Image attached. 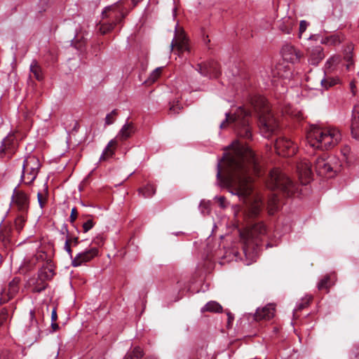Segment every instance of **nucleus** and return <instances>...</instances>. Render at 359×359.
I'll return each mask as SVG.
<instances>
[{"label": "nucleus", "mask_w": 359, "mask_h": 359, "mask_svg": "<svg viewBox=\"0 0 359 359\" xmlns=\"http://www.w3.org/2000/svg\"><path fill=\"white\" fill-rule=\"evenodd\" d=\"M128 11L122 2H118L106 7L102 13V20L99 23V29L102 34L114 30L116 26L121 27L123 20Z\"/></svg>", "instance_id": "39448f33"}, {"label": "nucleus", "mask_w": 359, "mask_h": 359, "mask_svg": "<svg viewBox=\"0 0 359 359\" xmlns=\"http://www.w3.org/2000/svg\"><path fill=\"white\" fill-rule=\"evenodd\" d=\"M27 213L19 212V215L16 217L14 221V226L15 229L20 232L24 227V225L27 221Z\"/></svg>", "instance_id": "2f4dec72"}, {"label": "nucleus", "mask_w": 359, "mask_h": 359, "mask_svg": "<svg viewBox=\"0 0 359 359\" xmlns=\"http://www.w3.org/2000/svg\"><path fill=\"white\" fill-rule=\"evenodd\" d=\"M311 301V297H306L302 299V302L297 305L294 312L300 311L304 308L307 307Z\"/></svg>", "instance_id": "e433bc0d"}, {"label": "nucleus", "mask_w": 359, "mask_h": 359, "mask_svg": "<svg viewBox=\"0 0 359 359\" xmlns=\"http://www.w3.org/2000/svg\"><path fill=\"white\" fill-rule=\"evenodd\" d=\"M353 359H359V347L357 348L356 351L354 353V358Z\"/></svg>", "instance_id": "6e6d98bb"}, {"label": "nucleus", "mask_w": 359, "mask_h": 359, "mask_svg": "<svg viewBox=\"0 0 359 359\" xmlns=\"http://www.w3.org/2000/svg\"><path fill=\"white\" fill-rule=\"evenodd\" d=\"M137 191L138 194L143 198H151L156 194V187L151 184H147L144 187L138 189Z\"/></svg>", "instance_id": "a878e982"}, {"label": "nucleus", "mask_w": 359, "mask_h": 359, "mask_svg": "<svg viewBox=\"0 0 359 359\" xmlns=\"http://www.w3.org/2000/svg\"><path fill=\"white\" fill-rule=\"evenodd\" d=\"M306 55L309 62L312 65H318L325 57L323 48L320 46L309 47Z\"/></svg>", "instance_id": "a211bd4d"}, {"label": "nucleus", "mask_w": 359, "mask_h": 359, "mask_svg": "<svg viewBox=\"0 0 359 359\" xmlns=\"http://www.w3.org/2000/svg\"><path fill=\"white\" fill-rule=\"evenodd\" d=\"M321 84L325 88H327L330 86H334L335 84V82L332 79L330 81L329 79H324L321 80Z\"/></svg>", "instance_id": "49530a36"}, {"label": "nucleus", "mask_w": 359, "mask_h": 359, "mask_svg": "<svg viewBox=\"0 0 359 359\" xmlns=\"http://www.w3.org/2000/svg\"><path fill=\"white\" fill-rule=\"evenodd\" d=\"M267 187L271 190H279L287 196H292L296 190L292 180L278 168L270 172Z\"/></svg>", "instance_id": "0eeeda50"}, {"label": "nucleus", "mask_w": 359, "mask_h": 359, "mask_svg": "<svg viewBox=\"0 0 359 359\" xmlns=\"http://www.w3.org/2000/svg\"><path fill=\"white\" fill-rule=\"evenodd\" d=\"M37 199H38V203L40 205V207L41 208H43L44 207V205H46V198H44L42 194L41 193H38L37 194Z\"/></svg>", "instance_id": "de8ad7c7"}, {"label": "nucleus", "mask_w": 359, "mask_h": 359, "mask_svg": "<svg viewBox=\"0 0 359 359\" xmlns=\"http://www.w3.org/2000/svg\"><path fill=\"white\" fill-rule=\"evenodd\" d=\"M276 199H274V201H273V203H274V204L276 203Z\"/></svg>", "instance_id": "052dcab7"}, {"label": "nucleus", "mask_w": 359, "mask_h": 359, "mask_svg": "<svg viewBox=\"0 0 359 359\" xmlns=\"http://www.w3.org/2000/svg\"><path fill=\"white\" fill-rule=\"evenodd\" d=\"M18 148V140L14 134H8L2 141L0 147V158H11Z\"/></svg>", "instance_id": "4468645a"}, {"label": "nucleus", "mask_w": 359, "mask_h": 359, "mask_svg": "<svg viewBox=\"0 0 359 359\" xmlns=\"http://www.w3.org/2000/svg\"><path fill=\"white\" fill-rule=\"evenodd\" d=\"M175 50L178 55L183 54L184 52H189V46L188 39L184 34V30L175 28V35L170 43V50Z\"/></svg>", "instance_id": "f8f14e48"}, {"label": "nucleus", "mask_w": 359, "mask_h": 359, "mask_svg": "<svg viewBox=\"0 0 359 359\" xmlns=\"http://www.w3.org/2000/svg\"><path fill=\"white\" fill-rule=\"evenodd\" d=\"M222 307L219 303H217V302L211 301V302H208L201 309V312L204 313V312L208 311V312L219 313V312H222Z\"/></svg>", "instance_id": "c756f323"}, {"label": "nucleus", "mask_w": 359, "mask_h": 359, "mask_svg": "<svg viewBox=\"0 0 359 359\" xmlns=\"http://www.w3.org/2000/svg\"><path fill=\"white\" fill-rule=\"evenodd\" d=\"M340 165L334 157H328L326 154L316 158L314 168L318 175L328 178L334 177L339 171Z\"/></svg>", "instance_id": "6e6552de"}, {"label": "nucleus", "mask_w": 359, "mask_h": 359, "mask_svg": "<svg viewBox=\"0 0 359 359\" xmlns=\"http://www.w3.org/2000/svg\"><path fill=\"white\" fill-rule=\"evenodd\" d=\"M11 299L12 298H9V296H6V294L4 293V290L3 292L1 294V297H0V305L6 303Z\"/></svg>", "instance_id": "8fccbe9b"}, {"label": "nucleus", "mask_w": 359, "mask_h": 359, "mask_svg": "<svg viewBox=\"0 0 359 359\" xmlns=\"http://www.w3.org/2000/svg\"><path fill=\"white\" fill-rule=\"evenodd\" d=\"M71 241L70 238H66L65 243V250L67 252L70 257L72 258V250L70 247Z\"/></svg>", "instance_id": "c03bdc74"}, {"label": "nucleus", "mask_w": 359, "mask_h": 359, "mask_svg": "<svg viewBox=\"0 0 359 359\" xmlns=\"http://www.w3.org/2000/svg\"><path fill=\"white\" fill-rule=\"evenodd\" d=\"M232 319L231 316L229 314V322Z\"/></svg>", "instance_id": "bf43d9fd"}, {"label": "nucleus", "mask_w": 359, "mask_h": 359, "mask_svg": "<svg viewBox=\"0 0 359 359\" xmlns=\"http://www.w3.org/2000/svg\"><path fill=\"white\" fill-rule=\"evenodd\" d=\"M349 151V149L348 147H346L344 149V150L342 151L344 155H346V153H348Z\"/></svg>", "instance_id": "13d9d810"}, {"label": "nucleus", "mask_w": 359, "mask_h": 359, "mask_svg": "<svg viewBox=\"0 0 359 359\" xmlns=\"http://www.w3.org/2000/svg\"><path fill=\"white\" fill-rule=\"evenodd\" d=\"M20 278L19 277H15L8 285V289L4 290V293L6 296H9V298H13L19 292L20 290Z\"/></svg>", "instance_id": "5701e85b"}, {"label": "nucleus", "mask_w": 359, "mask_h": 359, "mask_svg": "<svg viewBox=\"0 0 359 359\" xmlns=\"http://www.w3.org/2000/svg\"><path fill=\"white\" fill-rule=\"evenodd\" d=\"M251 114L244 107H238L236 112L231 116L226 113V118L220 124V128H225L229 123L233 125L234 130L237 135L245 140H251L252 137V128L250 124Z\"/></svg>", "instance_id": "423d86ee"}, {"label": "nucleus", "mask_w": 359, "mask_h": 359, "mask_svg": "<svg viewBox=\"0 0 359 359\" xmlns=\"http://www.w3.org/2000/svg\"><path fill=\"white\" fill-rule=\"evenodd\" d=\"M308 26V22L305 20H301L299 23V36L302 37V34L305 32Z\"/></svg>", "instance_id": "79ce46f5"}, {"label": "nucleus", "mask_w": 359, "mask_h": 359, "mask_svg": "<svg viewBox=\"0 0 359 359\" xmlns=\"http://www.w3.org/2000/svg\"><path fill=\"white\" fill-rule=\"evenodd\" d=\"M341 140L339 129L333 127L322 128L313 125L306 134L309 146L320 150H329L335 147Z\"/></svg>", "instance_id": "f03ea898"}, {"label": "nucleus", "mask_w": 359, "mask_h": 359, "mask_svg": "<svg viewBox=\"0 0 359 359\" xmlns=\"http://www.w3.org/2000/svg\"><path fill=\"white\" fill-rule=\"evenodd\" d=\"M274 146L276 153L284 157L292 156L297 150L296 144L290 140L285 137L278 138Z\"/></svg>", "instance_id": "ddd939ff"}, {"label": "nucleus", "mask_w": 359, "mask_h": 359, "mask_svg": "<svg viewBox=\"0 0 359 359\" xmlns=\"http://www.w3.org/2000/svg\"><path fill=\"white\" fill-rule=\"evenodd\" d=\"M24 332L32 343L36 341L41 337V330L34 310L29 311L28 322L25 325Z\"/></svg>", "instance_id": "9b49d317"}, {"label": "nucleus", "mask_w": 359, "mask_h": 359, "mask_svg": "<svg viewBox=\"0 0 359 359\" xmlns=\"http://www.w3.org/2000/svg\"><path fill=\"white\" fill-rule=\"evenodd\" d=\"M343 41L342 37L339 34H332L325 37L323 41V43L336 46L339 44Z\"/></svg>", "instance_id": "473e14b6"}, {"label": "nucleus", "mask_w": 359, "mask_h": 359, "mask_svg": "<svg viewBox=\"0 0 359 359\" xmlns=\"http://www.w3.org/2000/svg\"><path fill=\"white\" fill-rule=\"evenodd\" d=\"M197 70L203 76H210L215 78L219 76L221 73L219 65L215 60H210L203 65H198Z\"/></svg>", "instance_id": "2eb2a0df"}, {"label": "nucleus", "mask_w": 359, "mask_h": 359, "mask_svg": "<svg viewBox=\"0 0 359 359\" xmlns=\"http://www.w3.org/2000/svg\"><path fill=\"white\" fill-rule=\"evenodd\" d=\"M30 200L24 191L15 188L12 195V205L18 212L28 213Z\"/></svg>", "instance_id": "9d476101"}, {"label": "nucleus", "mask_w": 359, "mask_h": 359, "mask_svg": "<svg viewBox=\"0 0 359 359\" xmlns=\"http://www.w3.org/2000/svg\"><path fill=\"white\" fill-rule=\"evenodd\" d=\"M179 102H173L172 103H170V113L172 114H179L180 110L182 109V107L179 104Z\"/></svg>", "instance_id": "58836bf2"}, {"label": "nucleus", "mask_w": 359, "mask_h": 359, "mask_svg": "<svg viewBox=\"0 0 359 359\" xmlns=\"http://www.w3.org/2000/svg\"><path fill=\"white\" fill-rule=\"evenodd\" d=\"M98 254V250L97 248H91L83 252H80L72 259V265L73 266H81L83 263L90 262L92 259L96 257Z\"/></svg>", "instance_id": "f3484780"}, {"label": "nucleus", "mask_w": 359, "mask_h": 359, "mask_svg": "<svg viewBox=\"0 0 359 359\" xmlns=\"http://www.w3.org/2000/svg\"><path fill=\"white\" fill-rule=\"evenodd\" d=\"M61 233L65 235L66 234L67 235V238H68V233H69V231H68V229H67V226L66 224H64L61 229Z\"/></svg>", "instance_id": "603ef678"}, {"label": "nucleus", "mask_w": 359, "mask_h": 359, "mask_svg": "<svg viewBox=\"0 0 359 359\" xmlns=\"http://www.w3.org/2000/svg\"><path fill=\"white\" fill-rule=\"evenodd\" d=\"M49 6V0H40L38 4V11L43 13L46 11Z\"/></svg>", "instance_id": "ea45409f"}, {"label": "nucleus", "mask_w": 359, "mask_h": 359, "mask_svg": "<svg viewBox=\"0 0 359 359\" xmlns=\"http://www.w3.org/2000/svg\"><path fill=\"white\" fill-rule=\"evenodd\" d=\"M29 284L32 287V291L36 293L41 292L48 287V283L39 276L36 278L29 279Z\"/></svg>", "instance_id": "4be33fe9"}, {"label": "nucleus", "mask_w": 359, "mask_h": 359, "mask_svg": "<svg viewBox=\"0 0 359 359\" xmlns=\"http://www.w3.org/2000/svg\"><path fill=\"white\" fill-rule=\"evenodd\" d=\"M330 278L329 276H325L322 278L318 284V288L319 290L324 289H328L330 287Z\"/></svg>", "instance_id": "c9c22d12"}, {"label": "nucleus", "mask_w": 359, "mask_h": 359, "mask_svg": "<svg viewBox=\"0 0 359 359\" xmlns=\"http://www.w3.org/2000/svg\"><path fill=\"white\" fill-rule=\"evenodd\" d=\"M352 115L351 133L353 135L359 129V102L354 106Z\"/></svg>", "instance_id": "c85d7f7f"}, {"label": "nucleus", "mask_w": 359, "mask_h": 359, "mask_svg": "<svg viewBox=\"0 0 359 359\" xmlns=\"http://www.w3.org/2000/svg\"><path fill=\"white\" fill-rule=\"evenodd\" d=\"M293 25V20L288 18L283 20V21L280 24L279 28L283 32L290 34L292 29Z\"/></svg>", "instance_id": "72a5a7b5"}, {"label": "nucleus", "mask_w": 359, "mask_h": 359, "mask_svg": "<svg viewBox=\"0 0 359 359\" xmlns=\"http://www.w3.org/2000/svg\"><path fill=\"white\" fill-rule=\"evenodd\" d=\"M231 151L224 156L227 176L224 179L229 191L245 203L243 216L245 219H254L260 213L262 203L253 192L249 171L257 170L254 152L245 144L235 141ZM217 180H223L220 163H217Z\"/></svg>", "instance_id": "f257e3e1"}, {"label": "nucleus", "mask_w": 359, "mask_h": 359, "mask_svg": "<svg viewBox=\"0 0 359 359\" xmlns=\"http://www.w3.org/2000/svg\"><path fill=\"white\" fill-rule=\"evenodd\" d=\"M55 275L53 269L50 265L43 266L38 273V276L45 281L50 280Z\"/></svg>", "instance_id": "393cba45"}, {"label": "nucleus", "mask_w": 359, "mask_h": 359, "mask_svg": "<svg viewBox=\"0 0 359 359\" xmlns=\"http://www.w3.org/2000/svg\"><path fill=\"white\" fill-rule=\"evenodd\" d=\"M8 318V309L7 307H4L0 311V329L6 323Z\"/></svg>", "instance_id": "f704fd0d"}, {"label": "nucleus", "mask_w": 359, "mask_h": 359, "mask_svg": "<svg viewBox=\"0 0 359 359\" xmlns=\"http://www.w3.org/2000/svg\"><path fill=\"white\" fill-rule=\"evenodd\" d=\"M353 46L352 44L348 45L344 50V60L347 62V69H350L351 67L353 65Z\"/></svg>", "instance_id": "7c9ffc66"}, {"label": "nucleus", "mask_w": 359, "mask_h": 359, "mask_svg": "<svg viewBox=\"0 0 359 359\" xmlns=\"http://www.w3.org/2000/svg\"><path fill=\"white\" fill-rule=\"evenodd\" d=\"M135 126L132 122H126L118 132L116 139L125 141L135 133Z\"/></svg>", "instance_id": "412c9836"}, {"label": "nucleus", "mask_w": 359, "mask_h": 359, "mask_svg": "<svg viewBox=\"0 0 359 359\" xmlns=\"http://www.w3.org/2000/svg\"><path fill=\"white\" fill-rule=\"evenodd\" d=\"M117 116V109L112 110L111 113L108 114L105 117V125L109 126L112 124L115 121Z\"/></svg>", "instance_id": "4c0bfd02"}, {"label": "nucleus", "mask_w": 359, "mask_h": 359, "mask_svg": "<svg viewBox=\"0 0 359 359\" xmlns=\"http://www.w3.org/2000/svg\"><path fill=\"white\" fill-rule=\"evenodd\" d=\"M78 240L79 239H78L77 237H75V238H73L70 239L71 243L72 242L74 245H76L79 243V241Z\"/></svg>", "instance_id": "5fc2aeb1"}, {"label": "nucleus", "mask_w": 359, "mask_h": 359, "mask_svg": "<svg viewBox=\"0 0 359 359\" xmlns=\"http://www.w3.org/2000/svg\"><path fill=\"white\" fill-rule=\"evenodd\" d=\"M30 72L33 74L34 78L38 81H42L43 74L42 69L36 60H33L30 65Z\"/></svg>", "instance_id": "bb28decb"}, {"label": "nucleus", "mask_w": 359, "mask_h": 359, "mask_svg": "<svg viewBox=\"0 0 359 359\" xmlns=\"http://www.w3.org/2000/svg\"><path fill=\"white\" fill-rule=\"evenodd\" d=\"M117 145V140L114 139L109 142L107 146L103 151L100 160V161H106L107 159L111 158L114 154L115 148Z\"/></svg>", "instance_id": "b1692460"}, {"label": "nucleus", "mask_w": 359, "mask_h": 359, "mask_svg": "<svg viewBox=\"0 0 359 359\" xmlns=\"http://www.w3.org/2000/svg\"><path fill=\"white\" fill-rule=\"evenodd\" d=\"M40 162L34 156H28L22 165V180L25 184H29L36 179L40 168Z\"/></svg>", "instance_id": "1a4fd4ad"}, {"label": "nucleus", "mask_w": 359, "mask_h": 359, "mask_svg": "<svg viewBox=\"0 0 359 359\" xmlns=\"http://www.w3.org/2000/svg\"><path fill=\"white\" fill-rule=\"evenodd\" d=\"M161 71H162V69L161 67H158L155 70H154L153 72L150 75L151 80H152V81H156L160 76Z\"/></svg>", "instance_id": "37998d69"}, {"label": "nucleus", "mask_w": 359, "mask_h": 359, "mask_svg": "<svg viewBox=\"0 0 359 359\" xmlns=\"http://www.w3.org/2000/svg\"><path fill=\"white\" fill-rule=\"evenodd\" d=\"M255 110L259 111V127L262 136L269 138L278 130V123L271 114L266 100L262 96H255L251 100Z\"/></svg>", "instance_id": "20e7f679"}, {"label": "nucleus", "mask_w": 359, "mask_h": 359, "mask_svg": "<svg viewBox=\"0 0 359 359\" xmlns=\"http://www.w3.org/2000/svg\"><path fill=\"white\" fill-rule=\"evenodd\" d=\"M95 225V222L93 219H88L83 224V230L84 233L88 232Z\"/></svg>", "instance_id": "a19ab883"}, {"label": "nucleus", "mask_w": 359, "mask_h": 359, "mask_svg": "<svg viewBox=\"0 0 359 359\" xmlns=\"http://www.w3.org/2000/svg\"><path fill=\"white\" fill-rule=\"evenodd\" d=\"M144 355L143 349L140 346H135L127 352L124 359H141Z\"/></svg>", "instance_id": "cd10ccee"}, {"label": "nucleus", "mask_w": 359, "mask_h": 359, "mask_svg": "<svg viewBox=\"0 0 359 359\" xmlns=\"http://www.w3.org/2000/svg\"><path fill=\"white\" fill-rule=\"evenodd\" d=\"M78 212L76 208L72 209L71 215L69 217V222L73 224L77 218Z\"/></svg>", "instance_id": "09e8293b"}, {"label": "nucleus", "mask_w": 359, "mask_h": 359, "mask_svg": "<svg viewBox=\"0 0 359 359\" xmlns=\"http://www.w3.org/2000/svg\"><path fill=\"white\" fill-rule=\"evenodd\" d=\"M350 86H351V89L353 95H355V90H354V88H355V85L353 83H351Z\"/></svg>", "instance_id": "4d7b16f0"}, {"label": "nucleus", "mask_w": 359, "mask_h": 359, "mask_svg": "<svg viewBox=\"0 0 359 359\" xmlns=\"http://www.w3.org/2000/svg\"><path fill=\"white\" fill-rule=\"evenodd\" d=\"M281 53L285 60L292 63L298 61L301 56L299 51L290 44L283 46Z\"/></svg>", "instance_id": "aec40b11"}, {"label": "nucleus", "mask_w": 359, "mask_h": 359, "mask_svg": "<svg viewBox=\"0 0 359 359\" xmlns=\"http://www.w3.org/2000/svg\"><path fill=\"white\" fill-rule=\"evenodd\" d=\"M57 311H56V309L54 308L51 313V320L53 322H55L57 320Z\"/></svg>", "instance_id": "3c124183"}, {"label": "nucleus", "mask_w": 359, "mask_h": 359, "mask_svg": "<svg viewBox=\"0 0 359 359\" xmlns=\"http://www.w3.org/2000/svg\"><path fill=\"white\" fill-rule=\"evenodd\" d=\"M266 229L262 222L250 224L245 231L241 233L243 243V252L250 262H255L258 256L261 237L265 235Z\"/></svg>", "instance_id": "7ed1b4c3"}, {"label": "nucleus", "mask_w": 359, "mask_h": 359, "mask_svg": "<svg viewBox=\"0 0 359 359\" xmlns=\"http://www.w3.org/2000/svg\"><path fill=\"white\" fill-rule=\"evenodd\" d=\"M51 328H52L53 332L57 331L59 329V325L55 322H53L52 321V323H51Z\"/></svg>", "instance_id": "864d4df0"}, {"label": "nucleus", "mask_w": 359, "mask_h": 359, "mask_svg": "<svg viewBox=\"0 0 359 359\" xmlns=\"http://www.w3.org/2000/svg\"><path fill=\"white\" fill-rule=\"evenodd\" d=\"M275 313V305L269 304L262 309H257L253 317L256 321L261 320H269L272 318Z\"/></svg>", "instance_id": "6ab92c4d"}, {"label": "nucleus", "mask_w": 359, "mask_h": 359, "mask_svg": "<svg viewBox=\"0 0 359 359\" xmlns=\"http://www.w3.org/2000/svg\"><path fill=\"white\" fill-rule=\"evenodd\" d=\"M299 179L302 184H306L312 179V165L308 160H304L297 165Z\"/></svg>", "instance_id": "dca6fc26"}, {"label": "nucleus", "mask_w": 359, "mask_h": 359, "mask_svg": "<svg viewBox=\"0 0 359 359\" xmlns=\"http://www.w3.org/2000/svg\"><path fill=\"white\" fill-rule=\"evenodd\" d=\"M215 200L219 203L221 208H225L226 207V198L224 196H216Z\"/></svg>", "instance_id": "a18cd8bd"}]
</instances>
